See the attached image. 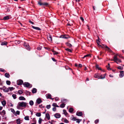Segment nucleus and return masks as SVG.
<instances>
[{"mask_svg":"<svg viewBox=\"0 0 124 124\" xmlns=\"http://www.w3.org/2000/svg\"><path fill=\"white\" fill-rule=\"evenodd\" d=\"M27 104L26 102H18L17 106V108H18L19 107H26Z\"/></svg>","mask_w":124,"mask_h":124,"instance_id":"1","label":"nucleus"},{"mask_svg":"<svg viewBox=\"0 0 124 124\" xmlns=\"http://www.w3.org/2000/svg\"><path fill=\"white\" fill-rule=\"evenodd\" d=\"M112 60L114 61L117 64H118L119 63L122 62V61L120 60L119 59L117 58V56L116 55L114 56V59Z\"/></svg>","mask_w":124,"mask_h":124,"instance_id":"2","label":"nucleus"},{"mask_svg":"<svg viewBox=\"0 0 124 124\" xmlns=\"http://www.w3.org/2000/svg\"><path fill=\"white\" fill-rule=\"evenodd\" d=\"M106 75V74L105 73L104 74L101 75L100 76H98V77H95V78L98 79H103L104 78H105V76Z\"/></svg>","mask_w":124,"mask_h":124,"instance_id":"3","label":"nucleus"},{"mask_svg":"<svg viewBox=\"0 0 124 124\" xmlns=\"http://www.w3.org/2000/svg\"><path fill=\"white\" fill-rule=\"evenodd\" d=\"M24 46L25 47L27 50H29L30 49V46L28 43H26L25 42H24Z\"/></svg>","mask_w":124,"mask_h":124,"instance_id":"4","label":"nucleus"},{"mask_svg":"<svg viewBox=\"0 0 124 124\" xmlns=\"http://www.w3.org/2000/svg\"><path fill=\"white\" fill-rule=\"evenodd\" d=\"M38 4L40 6L43 5L45 6H47L49 5L48 3L47 2L42 3L40 1L38 2Z\"/></svg>","mask_w":124,"mask_h":124,"instance_id":"5","label":"nucleus"},{"mask_svg":"<svg viewBox=\"0 0 124 124\" xmlns=\"http://www.w3.org/2000/svg\"><path fill=\"white\" fill-rule=\"evenodd\" d=\"M47 38L48 41L50 42H52V38L51 35L49 34L47 36Z\"/></svg>","mask_w":124,"mask_h":124,"instance_id":"6","label":"nucleus"},{"mask_svg":"<svg viewBox=\"0 0 124 124\" xmlns=\"http://www.w3.org/2000/svg\"><path fill=\"white\" fill-rule=\"evenodd\" d=\"M23 85L24 87H28L30 86V84L27 82H25L23 83Z\"/></svg>","mask_w":124,"mask_h":124,"instance_id":"7","label":"nucleus"},{"mask_svg":"<svg viewBox=\"0 0 124 124\" xmlns=\"http://www.w3.org/2000/svg\"><path fill=\"white\" fill-rule=\"evenodd\" d=\"M17 84L18 85H22L23 83V81L22 80H19L17 82Z\"/></svg>","mask_w":124,"mask_h":124,"instance_id":"8","label":"nucleus"},{"mask_svg":"<svg viewBox=\"0 0 124 124\" xmlns=\"http://www.w3.org/2000/svg\"><path fill=\"white\" fill-rule=\"evenodd\" d=\"M36 102L38 104H39L41 103L42 102V101L40 98H38Z\"/></svg>","mask_w":124,"mask_h":124,"instance_id":"9","label":"nucleus"},{"mask_svg":"<svg viewBox=\"0 0 124 124\" xmlns=\"http://www.w3.org/2000/svg\"><path fill=\"white\" fill-rule=\"evenodd\" d=\"M120 74L119 75V76L121 78H122L124 76V71H120Z\"/></svg>","mask_w":124,"mask_h":124,"instance_id":"10","label":"nucleus"},{"mask_svg":"<svg viewBox=\"0 0 124 124\" xmlns=\"http://www.w3.org/2000/svg\"><path fill=\"white\" fill-rule=\"evenodd\" d=\"M54 116L56 118H59L61 117V115L58 113H56L54 115Z\"/></svg>","mask_w":124,"mask_h":124,"instance_id":"11","label":"nucleus"},{"mask_svg":"<svg viewBox=\"0 0 124 124\" xmlns=\"http://www.w3.org/2000/svg\"><path fill=\"white\" fill-rule=\"evenodd\" d=\"M32 27L33 29H35L36 30L39 31H40L41 30V29L38 27H35L33 26H32Z\"/></svg>","mask_w":124,"mask_h":124,"instance_id":"12","label":"nucleus"},{"mask_svg":"<svg viewBox=\"0 0 124 124\" xmlns=\"http://www.w3.org/2000/svg\"><path fill=\"white\" fill-rule=\"evenodd\" d=\"M82 112H80L78 113L77 112L76 113V115L79 116H81L82 115Z\"/></svg>","mask_w":124,"mask_h":124,"instance_id":"13","label":"nucleus"},{"mask_svg":"<svg viewBox=\"0 0 124 124\" xmlns=\"http://www.w3.org/2000/svg\"><path fill=\"white\" fill-rule=\"evenodd\" d=\"M37 89L36 88H34L32 91V92L33 93H35L37 92Z\"/></svg>","mask_w":124,"mask_h":124,"instance_id":"14","label":"nucleus"},{"mask_svg":"<svg viewBox=\"0 0 124 124\" xmlns=\"http://www.w3.org/2000/svg\"><path fill=\"white\" fill-rule=\"evenodd\" d=\"M19 99L20 100H25L26 99L23 96H20L19 97Z\"/></svg>","mask_w":124,"mask_h":124,"instance_id":"15","label":"nucleus"},{"mask_svg":"<svg viewBox=\"0 0 124 124\" xmlns=\"http://www.w3.org/2000/svg\"><path fill=\"white\" fill-rule=\"evenodd\" d=\"M1 103L3 106H5L6 105V102L5 101L3 100L1 102Z\"/></svg>","mask_w":124,"mask_h":124,"instance_id":"16","label":"nucleus"},{"mask_svg":"<svg viewBox=\"0 0 124 124\" xmlns=\"http://www.w3.org/2000/svg\"><path fill=\"white\" fill-rule=\"evenodd\" d=\"M46 116L47 119L49 120L50 119V116L48 113H46Z\"/></svg>","mask_w":124,"mask_h":124,"instance_id":"17","label":"nucleus"},{"mask_svg":"<svg viewBox=\"0 0 124 124\" xmlns=\"http://www.w3.org/2000/svg\"><path fill=\"white\" fill-rule=\"evenodd\" d=\"M7 44V43L6 41L2 42H1V45H6Z\"/></svg>","mask_w":124,"mask_h":124,"instance_id":"18","label":"nucleus"},{"mask_svg":"<svg viewBox=\"0 0 124 124\" xmlns=\"http://www.w3.org/2000/svg\"><path fill=\"white\" fill-rule=\"evenodd\" d=\"M4 76L5 77L7 78H9L10 76L9 74L8 73H6L5 74Z\"/></svg>","mask_w":124,"mask_h":124,"instance_id":"19","label":"nucleus"},{"mask_svg":"<svg viewBox=\"0 0 124 124\" xmlns=\"http://www.w3.org/2000/svg\"><path fill=\"white\" fill-rule=\"evenodd\" d=\"M3 90L4 92H8L9 91V88H4L3 89Z\"/></svg>","mask_w":124,"mask_h":124,"instance_id":"20","label":"nucleus"},{"mask_svg":"<svg viewBox=\"0 0 124 124\" xmlns=\"http://www.w3.org/2000/svg\"><path fill=\"white\" fill-rule=\"evenodd\" d=\"M66 45L68 46L69 47H71L72 46V45L68 42H67L66 43Z\"/></svg>","mask_w":124,"mask_h":124,"instance_id":"21","label":"nucleus"},{"mask_svg":"<svg viewBox=\"0 0 124 124\" xmlns=\"http://www.w3.org/2000/svg\"><path fill=\"white\" fill-rule=\"evenodd\" d=\"M104 46L106 48H107L108 49L107 50L109 52H112V51L111 50V49H110V48L108 47L107 46L105 45V46Z\"/></svg>","mask_w":124,"mask_h":124,"instance_id":"22","label":"nucleus"},{"mask_svg":"<svg viewBox=\"0 0 124 124\" xmlns=\"http://www.w3.org/2000/svg\"><path fill=\"white\" fill-rule=\"evenodd\" d=\"M96 69H98V70H101V68L99 67V66L97 64L96 65Z\"/></svg>","mask_w":124,"mask_h":124,"instance_id":"23","label":"nucleus"},{"mask_svg":"<svg viewBox=\"0 0 124 124\" xmlns=\"http://www.w3.org/2000/svg\"><path fill=\"white\" fill-rule=\"evenodd\" d=\"M47 98L48 99H51V95L49 93L47 94Z\"/></svg>","mask_w":124,"mask_h":124,"instance_id":"24","label":"nucleus"},{"mask_svg":"<svg viewBox=\"0 0 124 124\" xmlns=\"http://www.w3.org/2000/svg\"><path fill=\"white\" fill-rule=\"evenodd\" d=\"M65 104L62 103L60 105V107L61 108H63L65 107Z\"/></svg>","mask_w":124,"mask_h":124,"instance_id":"25","label":"nucleus"},{"mask_svg":"<svg viewBox=\"0 0 124 124\" xmlns=\"http://www.w3.org/2000/svg\"><path fill=\"white\" fill-rule=\"evenodd\" d=\"M3 19L4 20H7L9 19V17L8 16H6L4 17L3 18Z\"/></svg>","mask_w":124,"mask_h":124,"instance_id":"26","label":"nucleus"},{"mask_svg":"<svg viewBox=\"0 0 124 124\" xmlns=\"http://www.w3.org/2000/svg\"><path fill=\"white\" fill-rule=\"evenodd\" d=\"M20 119H18L16 120V123L17 124H20Z\"/></svg>","mask_w":124,"mask_h":124,"instance_id":"27","label":"nucleus"},{"mask_svg":"<svg viewBox=\"0 0 124 124\" xmlns=\"http://www.w3.org/2000/svg\"><path fill=\"white\" fill-rule=\"evenodd\" d=\"M34 102L32 101L31 100L29 102V104L31 106H32L33 105Z\"/></svg>","mask_w":124,"mask_h":124,"instance_id":"28","label":"nucleus"},{"mask_svg":"<svg viewBox=\"0 0 124 124\" xmlns=\"http://www.w3.org/2000/svg\"><path fill=\"white\" fill-rule=\"evenodd\" d=\"M63 112L65 116H67V115L68 114V113L67 112L66 110L63 109Z\"/></svg>","mask_w":124,"mask_h":124,"instance_id":"29","label":"nucleus"},{"mask_svg":"<svg viewBox=\"0 0 124 124\" xmlns=\"http://www.w3.org/2000/svg\"><path fill=\"white\" fill-rule=\"evenodd\" d=\"M88 56H90V57H91V55L90 54H87L85 55L84 57H82V58H85V57H88Z\"/></svg>","mask_w":124,"mask_h":124,"instance_id":"30","label":"nucleus"},{"mask_svg":"<svg viewBox=\"0 0 124 124\" xmlns=\"http://www.w3.org/2000/svg\"><path fill=\"white\" fill-rule=\"evenodd\" d=\"M36 115V116L38 117H40L41 116V114L40 113H37Z\"/></svg>","mask_w":124,"mask_h":124,"instance_id":"31","label":"nucleus"},{"mask_svg":"<svg viewBox=\"0 0 124 124\" xmlns=\"http://www.w3.org/2000/svg\"><path fill=\"white\" fill-rule=\"evenodd\" d=\"M24 119L26 120H29V116H26L24 118Z\"/></svg>","mask_w":124,"mask_h":124,"instance_id":"32","label":"nucleus"},{"mask_svg":"<svg viewBox=\"0 0 124 124\" xmlns=\"http://www.w3.org/2000/svg\"><path fill=\"white\" fill-rule=\"evenodd\" d=\"M73 111V108H70L69 110V111L70 113L72 112Z\"/></svg>","mask_w":124,"mask_h":124,"instance_id":"33","label":"nucleus"},{"mask_svg":"<svg viewBox=\"0 0 124 124\" xmlns=\"http://www.w3.org/2000/svg\"><path fill=\"white\" fill-rule=\"evenodd\" d=\"M0 71H1L4 72H6V71L4 69L2 68H0Z\"/></svg>","mask_w":124,"mask_h":124,"instance_id":"34","label":"nucleus"},{"mask_svg":"<svg viewBox=\"0 0 124 124\" xmlns=\"http://www.w3.org/2000/svg\"><path fill=\"white\" fill-rule=\"evenodd\" d=\"M117 69H118L122 70L123 69V67L122 66H119L117 68Z\"/></svg>","mask_w":124,"mask_h":124,"instance_id":"35","label":"nucleus"},{"mask_svg":"<svg viewBox=\"0 0 124 124\" xmlns=\"http://www.w3.org/2000/svg\"><path fill=\"white\" fill-rule=\"evenodd\" d=\"M10 91H11L13 90L15 88L13 87H8Z\"/></svg>","mask_w":124,"mask_h":124,"instance_id":"36","label":"nucleus"},{"mask_svg":"<svg viewBox=\"0 0 124 124\" xmlns=\"http://www.w3.org/2000/svg\"><path fill=\"white\" fill-rule=\"evenodd\" d=\"M64 120V122L66 123H68L69 122V121L67 120L66 118H64L63 119Z\"/></svg>","mask_w":124,"mask_h":124,"instance_id":"37","label":"nucleus"},{"mask_svg":"<svg viewBox=\"0 0 124 124\" xmlns=\"http://www.w3.org/2000/svg\"><path fill=\"white\" fill-rule=\"evenodd\" d=\"M6 83L7 85H10L11 84L9 80H7L6 81Z\"/></svg>","mask_w":124,"mask_h":124,"instance_id":"38","label":"nucleus"},{"mask_svg":"<svg viewBox=\"0 0 124 124\" xmlns=\"http://www.w3.org/2000/svg\"><path fill=\"white\" fill-rule=\"evenodd\" d=\"M65 49L66 51H68L69 52H72V51L70 49H69V48H66Z\"/></svg>","mask_w":124,"mask_h":124,"instance_id":"39","label":"nucleus"},{"mask_svg":"<svg viewBox=\"0 0 124 124\" xmlns=\"http://www.w3.org/2000/svg\"><path fill=\"white\" fill-rule=\"evenodd\" d=\"M16 95L15 94H13L12 95V96L14 99H15L16 98Z\"/></svg>","mask_w":124,"mask_h":124,"instance_id":"40","label":"nucleus"},{"mask_svg":"<svg viewBox=\"0 0 124 124\" xmlns=\"http://www.w3.org/2000/svg\"><path fill=\"white\" fill-rule=\"evenodd\" d=\"M10 110L11 112H12L14 114L15 113V111L13 108H11L10 109Z\"/></svg>","mask_w":124,"mask_h":124,"instance_id":"41","label":"nucleus"},{"mask_svg":"<svg viewBox=\"0 0 124 124\" xmlns=\"http://www.w3.org/2000/svg\"><path fill=\"white\" fill-rule=\"evenodd\" d=\"M81 120H82L81 119H77V120H76V122L78 123H79Z\"/></svg>","mask_w":124,"mask_h":124,"instance_id":"42","label":"nucleus"},{"mask_svg":"<svg viewBox=\"0 0 124 124\" xmlns=\"http://www.w3.org/2000/svg\"><path fill=\"white\" fill-rule=\"evenodd\" d=\"M64 39H67L69 38V36L68 35H64Z\"/></svg>","mask_w":124,"mask_h":124,"instance_id":"43","label":"nucleus"},{"mask_svg":"<svg viewBox=\"0 0 124 124\" xmlns=\"http://www.w3.org/2000/svg\"><path fill=\"white\" fill-rule=\"evenodd\" d=\"M18 93L19 94H21L23 93V92L21 90H19L18 92Z\"/></svg>","mask_w":124,"mask_h":124,"instance_id":"44","label":"nucleus"},{"mask_svg":"<svg viewBox=\"0 0 124 124\" xmlns=\"http://www.w3.org/2000/svg\"><path fill=\"white\" fill-rule=\"evenodd\" d=\"M46 107L47 109H49L50 108L51 105H47Z\"/></svg>","mask_w":124,"mask_h":124,"instance_id":"45","label":"nucleus"},{"mask_svg":"<svg viewBox=\"0 0 124 124\" xmlns=\"http://www.w3.org/2000/svg\"><path fill=\"white\" fill-rule=\"evenodd\" d=\"M42 119L41 118H39V124H41Z\"/></svg>","mask_w":124,"mask_h":124,"instance_id":"46","label":"nucleus"},{"mask_svg":"<svg viewBox=\"0 0 124 124\" xmlns=\"http://www.w3.org/2000/svg\"><path fill=\"white\" fill-rule=\"evenodd\" d=\"M31 93V92L27 91H26V94L27 95H30V93Z\"/></svg>","mask_w":124,"mask_h":124,"instance_id":"47","label":"nucleus"},{"mask_svg":"<svg viewBox=\"0 0 124 124\" xmlns=\"http://www.w3.org/2000/svg\"><path fill=\"white\" fill-rule=\"evenodd\" d=\"M67 101V100L66 99H63L62 100V102L65 103Z\"/></svg>","mask_w":124,"mask_h":124,"instance_id":"48","label":"nucleus"},{"mask_svg":"<svg viewBox=\"0 0 124 124\" xmlns=\"http://www.w3.org/2000/svg\"><path fill=\"white\" fill-rule=\"evenodd\" d=\"M53 53H54L53 54L54 55H55V54L57 55L58 54V52H56L55 51H54L53 52Z\"/></svg>","mask_w":124,"mask_h":124,"instance_id":"49","label":"nucleus"},{"mask_svg":"<svg viewBox=\"0 0 124 124\" xmlns=\"http://www.w3.org/2000/svg\"><path fill=\"white\" fill-rule=\"evenodd\" d=\"M77 119H76V118L75 117H73L72 118V120L73 121H76Z\"/></svg>","mask_w":124,"mask_h":124,"instance_id":"50","label":"nucleus"},{"mask_svg":"<svg viewBox=\"0 0 124 124\" xmlns=\"http://www.w3.org/2000/svg\"><path fill=\"white\" fill-rule=\"evenodd\" d=\"M2 113H3V114L4 115H5V114H6V112H5V110H3L2 111Z\"/></svg>","mask_w":124,"mask_h":124,"instance_id":"51","label":"nucleus"},{"mask_svg":"<svg viewBox=\"0 0 124 124\" xmlns=\"http://www.w3.org/2000/svg\"><path fill=\"white\" fill-rule=\"evenodd\" d=\"M20 113V112L19 111H17L16 112V114L18 115H19Z\"/></svg>","mask_w":124,"mask_h":124,"instance_id":"52","label":"nucleus"},{"mask_svg":"<svg viewBox=\"0 0 124 124\" xmlns=\"http://www.w3.org/2000/svg\"><path fill=\"white\" fill-rule=\"evenodd\" d=\"M99 122V120L98 119H96L95 121V123H98Z\"/></svg>","mask_w":124,"mask_h":124,"instance_id":"53","label":"nucleus"},{"mask_svg":"<svg viewBox=\"0 0 124 124\" xmlns=\"http://www.w3.org/2000/svg\"><path fill=\"white\" fill-rule=\"evenodd\" d=\"M57 105V104L55 103H53L52 104V106L54 107H55Z\"/></svg>","mask_w":124,"mask_h":124,"instance_id":"54","label":"nucleus"},{"mask_svg":"<svg viewBox=\"0 0 124 124\" xmlns=\"http://www.w3.org/2000/svg\"><path fill=\"white\" fill-rule=\"evenodd\" d=\"M64 35H61L60 37V38H64Z\"/></svg>","mask_w":124,"mask_h":124,"instance_id":"55","label":"nucleus"},{"mask_svg":"<svg viewBox=\"0 0 124 124\" xmlns=\"http://www.w3.org/2000/svg\"><path fill=\"white\" fill-rule=\"evenodd\" d=\"M56 108H55V107H54L53 108V111H56Z\"/></svg>","mask_w":124,"mask_h":124,"instance_id":"56","label":"nucleus"},{"mask_svg":"<svg viewBox=\"0 0 124 124\" xmlns=\"http://www.w3.org/2000/svg\"><path fill=\"white\" fill-rule=\"evenodd\" d=\"M54 121L53 120H52L51 121V122L50 121H49V123H50L51 124H53V122Z\"/></svg>","mask_w":124,"mask_h":124,"instance_id":"57","label":"nucleus"},{"mask_svg":"<svg viewBox=\"0 0 124 124\" xmlns=\"http://www.w3.org/2000/svg\"><path fill=\"white\" fill-rule=\"evenodd\" d=\"M106 67H107V68L108 70H111V69L109 68V66L108 67V66H106Z\"/></svg>","mask_w":124,"mask_h":124,"instance_id":"58","label":"nucleus"},{"mask_svg":"<svg viewBox=\"0 0 124 124\" xmlns=\"http://www.w3.org/2000/svg\"><path fill=\"white\" fill-rule=\"evenodd\" d=\"M58 99H59V98L57 97H55V100L56 101H58Z\"/></svg>","mask_w":124,"mask_h":124,"instance_id":"59","label":"nucleus"},{"mask_svg":"<svg viewBox=\"0 0 124 124\" xmlns=\"http://www.w3.org/2000/svg\"><path fill=\"white\" fill-rule=\"evenodd\" d=\"M96 42L98 44V45H99V43L100 42L99 41V40H96Z\"/></svg>","mask_w":124,"mask_h":124,"instance_id":"60","label":"nucleus"},{"mask_svg":"<svg viewBox=\"0 0 124 124\" xmlns=\"http://www.w3.org/2000/svg\"><path fill=\"white\" fill-rule=\"evenodd\" d=\"M52 60L54 62H56V60L54 58H52Z\"/></svg>","mask_w":124,"mask_h":124,"instance_id":"61","label":"nucleus"},{"mask_svg":"<svg viewBox=\"0 0 124 124\" xmlns=\"http://www.w3.org/2000/svg\"><path fill=\"white\" fill-rule=\"evenodd\" d=\"M80 18L81 20L82 21V22H83L84 21V19L82 17H80Z\"/></svg>","mask_w":124,"mask_h":124,"instance_id":"62","label":"nucleus"},{"mask_svg":"<svg viewBox=\"0 0 124 124\" xmlns=\"http://www.w3.org/2000/svg\"><path fill=\"white\" fill-rule=\"evenodd\" d=\"M29 22L30 23H31L32 24H34V23L33 22H32V21H31V20H29Z\"/></svg>","mask_w":124,"mask_h":124,"instance_id":"63","label":"nucleus"},{"mask_svg":"<svg viewBox=\"0 0 124 124\" xmlns=\"http://www.w3.org/2000/svg\"><path fill=\"white\" fill-rule=\"evenodd\" d=\"M78 67H82V65L81 64H79Z\"/></svg>","mask_w":124,"mask_h":124,"instance_id":"64","label":"nucleus"}]
</instances>
